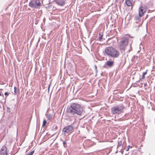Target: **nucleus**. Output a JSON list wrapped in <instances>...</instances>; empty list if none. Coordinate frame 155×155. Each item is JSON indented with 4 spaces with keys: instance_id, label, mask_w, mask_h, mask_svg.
Instances as JSON below:
<instances>
[{
    "instance_id": "nucleus-16",
    "label": "nucleus",
    "mask_w": 155,
    "mask_h": 155,
    "mask_svg": "<svg viewBox=\"0 0 155 155\" xmlns=\"http://www.w3.org/2000/svg\"><path fill=\"white\" fill-rule=\"evenodd\" d=\"M47 123V122L45 120H44L43 121V124L42 126H43V127H45V125H46Z\"/></svg>"
},
{
    "instance_id": "nucleus-9",
    "label": "nucleus",
    "mask_w": 155,
    "mask_h": 155,
    "mask_svg": "<svg viewBox=\"0 0 155 155\" xmlns=\"http://www.w3.org/2000/svg\"><path fill=\"white\" fill-rule=\"evenodd\" d=\"M55 2L58 5L63 6L65 4V1L64 0H56Z\"/></svg>"
},
{
    "instance_id": "nucleus-3",
    "label": "nucleus",
    "mask_w": 155,
    "mask_h": 155,
    "mask_svg": "<svg viewBox=\"0 0 155 155\" xmlns=\"http://www.w3.org/2000/svg\"><path fill=\"white\" fill-rule=\"evenodd\" d=\"M124 108V107L123 105H119L113 107L111 109V112L113 114H119L123 112Z\"/></svg>"
},
{
    "instance_id": "nucleus-25",
    "label": "nucleus",
    "mask_w": 155,
    "mask_h": 155,
    "mask_svg": "<svg viewBox=\"0 0 155 155\" xmlns=\"http://www.w3.org/2000/svg\"><path fill=\"white\" fill-rule=\"evenodd\" d=\"M118 0H116L115 1V2L116 3H117L118 2Z\"/></svg>"
},
{
    "instance_id": "nucleus-14",
    "label": "nucleus",
    "mask_w": 155,
    "mask_h": 155,
    "mask_svg": "<svg viewBox=\"0 0 155 155\" xmlns=\"http://www.w3.org/2000/svg\"><path fill=\"white\" fill-rule=\"evenodd\" d=\"M53 117V115L51 114H48L47 116V118L48 120H51Z\"/></svg>"
},
{
    "instance_id": "nucleus-24",
    "label": "nucleus",
    "mask_w": 155,
    "mask_h": 155,
    "mask_svg": "<svg viewBox=\"0 0 155 155\" xmlns=\"http://www.w3.org/2000/svg\"><path fill=\"white\" fill-rule=\"evenodd\" d=\"M147 85V83H144V86H146Z\"/></svg>"
},
{
    "instance_id": "nucleus-1",
    "label": "nucleus",
    "mask_w": 155,
    "mask_h": 155,
    "mask_svg": "<svg viewBox=\"0 0 155 155\" xmlns=\"http://www.w3.org/2000/svg\"><path fill=\"white\" fill-rule=\"evenodd\" d=\"M67 111L68 113L71 114L80 116L83 112V109L80 104L73 103L67 107Z\"/></svg>"
},
{
    "instance_id": "nucleus-4",
    "label": "nucleus",
    "mask_w": 155,
    "mask_h": 155,
    "mask_svg": "<svg viewBox=\"0 0 155 155\" xmlns=\"http://www.w3.org/2000/svg\"><path fill=\"white\" fill-rule=\"evenodd\" d=\"M128 39L125 37H123L119 42V47L121 50H124L128 45Z\"/></svg>"
},
{
    "instance_id": "nucleus-5",
    "label": "nucleus",
    "mask_w": 155,
    "mask_h": 155,
    "mask_svg": "<svg viewBox=\"0 0 155 155\" xmlns=\"http://www.w3.org/2000/svg\"><path fill=\"white\" fill-rule=\"evenodd\" d=\"M39 0H32L29 3V6L32 8H38L41 5Z\"/></svg>"
},
{
    "instance_id": "nucleus-22",
    "label": "nucleus",
    "mask_w": 155,
    "mask_h": 155,
    "mask_svg": "<svg viewBox=\"0 0 155 155\" xmlns=\"http://www.w3.org/2000/svg\"><path fill=\"white\" fill-rule=\"evenodd\" d=\"M5 96H8L9 95V93L8 92H6L5 93Z\"/></svg>"
},
{
    "instance_id": "nucleus-12",
    "label": "nucleus",
    "mask_w": 155,
    "mask_h": 155,
    "mask_svg": "<svg viewBox=\"0 0 155 155\" xmlns=\"http://www.w3.org/2000/svg\"><path fill=\"white\" fill-rule=\"evenodd\" d=\"M106 64L110 67H112L114 65V62L108 61L106 62Z\"/></svg>"
},
{
    "instance_id": "nucleus-17",
    "label": "nucleus",
    "mask_w": 155,
    "mask_h": 155,
    "mask_svg": "<svg viewBox=\"0 0 155 155\" xmlns=\"http://www.w3.org/2000/svg\"><path fill=\"white\" fill-rule=\"evenodd\" d=\"M34 151H31L30 153H28V154L27 155H32L34 153Z\"/></svg>"
},
{
    "instance_id": "nucleus-21",
    "label": "nucleus",
    "mask_w": 155,
    "mask_h": 155,
    "mask_svg": "<svg viewBox=\"0 0 155 155\" xmlns=\"http://www.w3.org/2000/svg\"><path fill=\"white\" fill-rule=\"evenodd\" d=\"M103 35H101L100 34H99V38L100 39H101L102 38Z\"/></svg>"
},
{
    "instance_id": "nucleus-23",
    "label": "nucleus",
    "mask_w": 155,
    "mask_h": 155,
    "mask_svg": "<svg viewBox=\"0 0 155 155\" xmlns=\"http://www.w3.org/2000/svg\"><path fill=\"white\" fill-rule=\"evenodd\" d=\"M130 147V146L129 145L127 146V147H128V149H127V151H128V150L129 149V147Z\"/></svg>"
},
{
    "instance_id": "nucleus-20",
    "label": "nucleus",
    "mask_w": 155,
    "mask_h": 155,
    "mask_svg": "<svg viewBox=\"0 0 155 155\" xmlns=\"http://www.w3.org/2000/svg\"><path fill=\"white\" fill-rule=\"evenodd\" d=\"M94 68L95 70V71L97 73V66L96 65H94Z\"/></svg>"
},
{
    "instance_id": "nucleus-26",
    "label": "nucleus",
    "mask_w": 155,
    "mask_h": 155,
    "mask_svg": "<svg viewBox=\"0 0 155 155\" xmlns=\"http://www.w3.org/2000/svg\"><path fill=\"white\" fill-rule=\"evenodd\" d=\"M2 95V94L0 92V96H1Z\"/></svg>"
},
{
    "instance_id": "nucleus-6",
    "label": "nucleus",
    "mask_w": 155,
    "mask_h": 155,
    "mask_svg": "<svg viewBox=\"0 0 155 155\" xmlns=\"http://www.w3.org/2000/svg\"><path fill=\"white\" fill-rule=\"evenodd\" d=\"M73 129V127L72 125L66 126L63 129L62 134H65L67 133L72 132Z\"/></svg>"
},
{
    "instance_id": "nucleus-7",
    "label": "nucleus",
    "mask_w": 155,
    "mask_h": 155,
    "mask_svg": "<svg viewBox=\"0 0 155 155\" xmlns=\"http://www.w3.org/2000/svg\"><path fill=\"white\" fill-rule=\"evenodd\" d=\"M147 7L145 5H142L139 9V14L140 16H143L144 14L147 10Z\"/></svg>"
},
{
    "instance_id": "nucleus-8",
    "label": "nucleus",
    "mask_w": 155,
    "mask_h": 155,
    "mask_svg": "<svg viewBox=\"0 0 155 155\" xmlns=\"http://www.w3.org/2000/svg\"><path fill=\"white\" fill-rule=\"evenodd\" d=\"M7 147L5 146H3L0 150V155H7Z\"/></svg>"
},
{
    "instance_id": "nucleus-18",
    "label": "nucleus",
    "mask_w": 155,
    "mask_h": 155,
    "mask_svg": "<svg viewBox=\"0 0 155 155\" xmlns=\"http://www.w3.org/2000/svg\"><path fill=\"white\" fill-rule=\"evenodd\" d=\"M17 88L16 87H14V92L15 93H17Z\"/></svg>"
},
{
    "instance_id": "nucleus-13",
    "label": "nucleus",
    "mask_w": 155,
    "mask_h": 155,
    "mask_svg": "<svg viewBox=\"0 0 155 155\" xmlns=\"http://www.w3.org/2000/svg\"><path fill=\"white\" fill-rule=\"evenodd\" d=\"M142 16H140L139 15H136L134 18V19L136 21V23H139L140 21V17Z\"/></svg>"
},
{
    "instance_id": "nucleus-15",
    "label": "nucleus",
    "mask_w": 155,
    "mask_h": 155,
    "mask_svg": "<svg viewBox=\"0 0 155 155\" xmlns=\"http://www.w3.org/2000/svg\"><path fill=\"white\" fill-rule=\"evenodd\" d=\"M147 73V72H143V75L142 77V79H144L145 78V75Z\"/></svg>"
},
{
    "instance_id": "nucleus-2",
    "label": "nucleus",
    "mask_w": 155,
    "mask_h": 155,
    "mask_svg": "<svg viewBox=\"0 0 155 155\" xmlns=\"http://www.w3.org/2000/svg\"><path fill=\"white\" fill-rule=\"evenodd\" d=\"M105 52L107 56L113 58H118L120 55L119 52L111 46L106 48Z\"/></svg>"
},
{
    "instance_id": "nucleus-11",
    "label": "nucleus",
    "mask_w": 155,
    "mask_h": 155,
    "mask_svg": "<svg viewBox=\"0 0 155 155\" xmlns=\"http://www.w3.org/2000/svg\"><path fill=\"white\" fill-rule=\"evenodd\" d=\"M123 146L122 145V142L121 141H118V145L117 149L119 150H121L123 148Z\"/></svg>"
},
{
    "instance_id": "nucleus-10",
    "label": "nucleus",
    "mask_w": 155,
    "mask_h": 155,
    "mask_svg": "<svg viewBox=\"0 0 155 155\" xmlns=\"http://www.w3.org/2000/svg\"><path fill=\"white\" fill-rule=\"evenodd\" d=\"M133 0H125V2L127 5L128 6H130L132 5Z\"/></svg>"
},
{
    "instance_id": "nucleus-19",
    "label": "nucleus",
    "mask_w": 155,
    "mask_h": 155,
    "mask_svg": "<svg viewBox=\"0 0 155 155\" xmlns=\"http://www.w3.org/2000/svg\"><path fill=\"white\" fill-rule=\"evenodd\" d=\"M66 144V141H65L64 142H63V145H64V147H65L66 146H65V144Z\"/></svg>"
}]
</instances>
